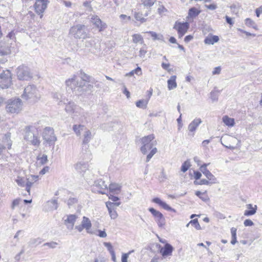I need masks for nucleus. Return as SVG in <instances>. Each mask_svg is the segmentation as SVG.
Wrapping results in <instances>:
<instances>
[{"label": "nucleus", "mask_w": 262, "mask_h": 262, "mask_svg": "<svg viewBox=\"0 0 262 262\" xmlns=\"http://www.w3.org/2000/svg\"><path fill=\"white\" fill-rule=\"evenodd\" d=\"M199 185H209L212 184L211 183V181L209 180H207L206 179H202L198 183Z\"/></svg>", "instance_id": "nucleus-55"}, {"label": "nucleus", "mask_w": 262, "mask_h": 262, "mask_svg": "<svg viewBox=\"0 0 262 262\" xmlns=\"http://www.w3.org/2000/svg\"><path fill=\"white\" fill-rule=\"evenodd\" d=\"M90 76L84 74L82 79H79L76 75H73L71 78L66 81V84L69 90L78 96H85L92 93L93 85L85 81H90Z\"/></svg>", "instance_id": "nucleus-1"}, {"label": "nucleus", "mask_w": 262, "mask_h": 262, "mask_svg": "<svg viewBox=\"0 0 262 262\" xmlns=\"http://www.w3.org/2000/svg\"><path fill=\"white\" fill-rule=\"evenodd\" d=\"M202 123V120L200 118H195L194 119L188 126V129L189 132L188 135L193 136L194 132L198 127V126Z\"/></svg>", "instance_id": "nucleus-16"}, {"label": "nucleus", "mask_w": 262, "mask_h": 262, "mask_svg": "<svg viewBox=\"0 0 262 262\" xmlns=\"http://www.w3.org/2000/svg\"><path fill=\"white\" fill-rule=\"evenodd\" d=\"M245 24L249 27H252L254 29H256V25L255 23L250 18H246L245 20Z\"/></svg>", "instance_id": "nucleus-47"}, {"label": "nucleus", "mask_w": 262, "mask_h": 262, "mask_svg": "<svg viewBox=\"0 0 262 262\" xmlns=\"http://www.w3.org/2000/svg\"><path fill=\"white\" fill-rule=\"evenodd\" d=\"M120 204H121L120 202H108L106 203L107 208L110 207V208H113L115 209H116V208L117 207L119 206Z\"/></svg>", "instance_id": "nucleus-45"}, {"label": "nucleus", "mask_w": 262, "mask_h": 262, "mask_svg": "<svg viewBox=\"0 0 262 262\" xmlns=\"http://www.w3.org/2000/svg\"><path fill=\"white\" fill-rule=\"evenodd\" d=\"M66 104L65 111L69 114L74 113L78 107L75 103L72 101H69L67 104Z\"/></svg>", "instance_id": "nucleus-24"}, {"label": "nucleus", "mask_w": 262, "mask_h": 262, "mask_svg": "<svg viewBox=\"0 0 262 262\" xmlns=\"http://www.w3.org/2000/svg\"><path fill=\"white\" fill-rule=\"evenodd\" d=\"M223 122L228 126H233L234 125V119L229 117L228 116H225L222 118Z\"/></svg>", "instance_id": "nucleus-31"}, {"label": "nucleus", "mask_w": 262, "mask_h": 262, "mask_svg": "<svg viewBox=\"0 0 262 262\" xmlns=\"http://www.w3.org/2000/svg\"><path fill=\"white\" fill-rule=\"evenodd\" d=\"M205 7L209 10H214L217 8V6L215 4L206 5Z\"/></svg>", "instance_id": "nucleus-63"}, {"label": "nucleus", "mask_w": 262, "mask_h": 262, "mask_svg": "<svg viewBox=\"0 0 262 262\" xmlns=\"http://www.w3.org/2000/svg\"><path fill=\"white\" fill-rule=\"evenodd\" d=\"M53 98L56 100H59L58 104L60 105L62 102L66 104V99L60 93L56 92L53 94Z\"/></svg>", "instance_id": "nucleus-34"}, {"label": "nucleus", "mask_w": 262, "mask_h": 262, "mask_svg": "<svg viewBox=\"0 0 262 262\" xmlns=\"http://www.w3.org/2000/svg\"><path fill=\"white\" fill-rule=\"evenodd\" d=\"M83 139L82 141V143L83 144H88L91 140L93 138V136L91 132L87 129H85L84 130V132L83 133Z\"/></svg>", "instance_id": "nucleus-26"}, {"label": "nucleus", "mask_w": 262, "mask_h": 262, "mask_svg": "<svg viewBox=\"0 0 262 262\" xmlns=\"http://www.w3.org/2000/svg\"><path fill=\"white\" fill-rule=\"evenodd\" d=\"M195 194L204 201H206L208 200L207 196L205 194V193H203L200 191H196Z\"/></svg>", "instance_id": "nucleus-44"}, {"label": "nucleus", "mask_w": 262, "mask_h": 262, "mask_svg": "<svg viewBox=\"0 0 262 262\" xmlns=\"http://www.w3.org/2000/svg\"><path fill=\"white\" fill-rule=\"evenodd\" d=\"M83 6L87 8V9L89 11H92V8L90 5V2H88V1L84 2Z\"/></svg>", "instance_id": "nucleus-59"}, {"label": "nucleus", "mask_w": 262, "mask_h": 262, "mask_svg": "<svg viewBox=\"0 0 262 262\" xmlns=\"http://www.w3.org/2000/svg\"><path fill=\"white\" fill-rule=\"evenodd\" d=\"M24 139L27 142L34 146H38L40 143L36 128L33 126H28L26 127Z\"/></svg>", "instance_id": "nucleus-4"}, {"label": "nucleus", "mask_w": 262, "mask_h": 262, "mask_svg": "<svg viewBox=\"0 0 262 262\" xmlns=\"http://www.w3.org/2000/svg\"><path fill=\"white\" fill-rule=\"evenodd\" d=\"M189 28V24L187 22L181 23L176 21L173 29H176L178 32H186Z\"/></svg>", "instance_id": "nucleus-19"}, {"label": "nucleus", "mask_w": 262, "mask_h": 262, "mask_svg": "<svg viewBox=\"0 0 262 262\" xmlns=\"http://www.w3.org/2000/svg\"><path fill=\"white\" fill-rule=\"evenodd\" d=\"M48 4L47 0H36L34 5L35 10L36 13L40 15V18L43 16V13L47 8Z\"/></svg>", "instance_id": "nucleus-11"}, {"label": "nucleus", "mask_w": 262, "mask_h": 262, "mask_svg": "<svg viewBox=\"0 0 262 262\" xmlns=\"http://www.w3.org/2000/svg\"><path fill=\"white\" fill-rule=\"evenodd\" d=\"M189 224H191V225H192V226H194V227H195V228L196 230H201V226H200L197 219L191 220L189 222Z\"/></svg>", "instance_id": "nucleus-43"}, {"label": "nucleus", "mask_w": 262, "mask_h": 262, "mask_svg": "<svg viewBox=\"0 0 262 262\" xmlns=\"http://www.w3.org/2000/svg\"><path fill=\"white\" fill-rule=\"evenodd\" d=\"M219 92L217 91H212L210 93V98L213 101H217L218 99Z\"/></svg>", "instance_id": "nucleus-46"}, {"label": "nucleus", "mask_w": 262, "mask_h": 262, "mask_svg": "<svg viewBox=\"0 0 262 262\" xmlns=\"http://www.w3.org/2000/svg\"><path fill=\"white\" fill-rule=\"evenodd\" d=\"M200 13L201 10H198L195 7H192L189 10L188 17L194 18L196 17Z\"/></svg>", "instance_id": "nucleus-29"}, {"label": "nucleus", "mask_w": 262, "mask_h": 262, "mask_svg": "<svg viewBox=\"0 0 262 262\" xmlns=\"http://www.w3.org/2000/svg\"><path fill=\"white\" fill-rule=\"evenodd\" d=\"M221 68L220 67H217L214 68V70L212 71L213 75L219 74L221 73Z\"/></svg>", "instance_id": "nucleus-62"}, {"label": "nucleus", "mask_w": 262, "mask_h": 262, "mask_svg": "<svg viewBox=\"0 0 262 262\" xmlns=\"http://www.w3.org/2000/svg\"><path fill=\"white\" fill-rule=\"evenodd\" d=\"M50 206L51 210H56L58 207L57 201L56 200H52L47 202Z\"/></svg>", "instance_id": "nucleus-39"}, {"label": "nucleus", "mask_w": 262, "mask_h": 262, "mask_svg": "<svg viewBox=\"0 0 262 262\" xmlns=\"http://www.w3.org/2000/svg\"><path fill=\"white\" fill-rule=\"evenodd\" d=\"M147 52L146 48V47H142L140 49L139 51V56L141 58H144L145 57V55Z\"/></svg>", "instance_id": "nucleus-53"}, {"label": "nucleus", "mask_w": 262, "mask_h": 262, "mask_svg": "<svg viewBox=\"0 0 262 262\" xmlns=\"http://www.w3.org/2000/svg\"><path fill=\"white\" fill-rule=\"evenodd\" d=\"M98 234H97L98 236H99L100 237L104 238L106 237L107 236V234L105 230H98Z\"/></svg>", "instance_id": "nucleus-57"}, {"label": "nucleus", "mask_w": 262, "mask_h": 262, "mask_svg": "<svg viewBox=\"0 0 262 262\" xmlns=\"http://www.w3.org/2000/svg\"><path fill=\"white\" fill-rule=\"evenodd\" d=\"M209 164H204L202 165L200 168V170L203 172V173L206 177L208 180L211 181V184L215 183L216 178L214 175H213L207 169V166Z\"/></svg>", "instance_id": "nucleus-14"}, {"label": "nucleus", "mask_w": 262, "mask_h": 262, "mask_svg": "<svg viewBox=\"0 0 262 262\" xmlns=\"http://www.w3.org/2000/svg\"><path fill=\"white\" fill-rule=\"evenodd\" d=\"M149 34H150L151 36L152 37L153 40H163L164 37L163 35L161 34H157L154 31H149L147 32Z\"/></svg>", "instance_id": "nucleus-35"}, {"label": "nucleus", "mask_w": 262, "mask_h": 262, "mask_svg": "<svg viewBox=\"0 0 262 262\" xmlns=\"http://www.w3.org/2000/svg\"><path fill=\"white\" fill-rule=\"evenodd\" d=\"M247 207L248 209H250L249 210H245L244 212V215L245 216H250L254 214L256 212L257 210V206L255 205L254 207H253L252 204H248L247 205Z\"/></svg>", "instance_id": "nucleus-28"}, {"label": "nucleus", "mask_w": 262, "mask_h": 262, "mask_svg": "<svg viewBox=\"0 0 262 262\" xmlns=\"http://www.w3.org/2000/svg\"><path fill=\"white\" fill-rule=\"evenodd\" d=\"M49 169H50V167L49 166H46L45 167H43L41 170L39 172V173L40 174H45L46 173L49 172Z\"/></svg>", "instance_id": "nucleus-60"}, {"label": "nucleus", "mask_w": 262, "mask_h": 262, "mask_svg": "<svg viewBox=\"0 0 262 262\" xmlns=\"http://www.w3.org/2000/svg\"><path fill=\"white\" fill-rule=\"evenodd\" d=\"M103 245L105 247L107 248V250H108V251L110 252V253L114 252L113 246H112V245L110 243L104 242L103 243Z\"/></svg>", "instance_id": "nucleus-51"}, {"label": "nucleus", "mask_w": 262, "mask_h": 262, "mask_svg": "<svg viewBox=\"0 0 262 262\" xmlns=\"http://www.w3.org/2000/svg\"><path fill=\"white\" fill-rule=\"evenodd\" d=\"M148 211L155 217V221L158 226L160 228L163 227L165 225V219L163 214L160 211L153 208H149Z\"/></svg>", "instance_id": "nucleus-10"}, {"label": "nucleus", "mask_w": 262, "mask_h": 262, "mask_svg": "<svg viewBox=\"0 0 262 262\" xmlns=\"http://www.w3.org/2000/svg\"><path fill=\"white\" fill-rule=\"evenodd\" d=\"M12 84V74L9 70L4 71L0 74V87L7 89Z\"/></svg>", "instance_id": "nucleus-7"}, {"label": "nucleus", "mask_w": 262, "mask_h": 262, "mask_svg": "<svg viewBox=\"0 0 262 262\" xmlns=\"http://www.w3.org/2000/svg\"><path fill=\"white\" fill-rule=\"evenodd\" d=\"M154 139L155 136L153 134L144 136L141 139V142L142 146L141 147L140 150L142 153L145 155L149 150L151 149L149 154L146 157V162H149L152 156L157 152L156 147L152 148L156 142V141H152Z\"/></svg>", "instance_id": "nucleus-2"}, {"label": "nucleus", "mask_w": 262, "mask_h": 262, "mask_svg": "<svg viewBox=\"0 0 262 262\" xmlns=\"http://www.w3.org/2000/svg\"><path fill=\"white\" fill-rule=\"evenodd\" d=\"M91 227L92 223L90 219L86 216H83L81 225L75 226V229L80 232L85 229L87 233L92 234V232L90 230Z\"/></svg>", "instance_id": "nucleus-12"}, {"label": "nucleus", "mask_w": 262, "mask_h": 262, "mask_svg": "<svg viewBox=\"0 0 262 262\" xmlns=\"http://www.w3.org/2000/svg\"><path fill=\"white\" fill-rule=\"evenodd\" d=\"M94 187H96L98 192L101 194H105V191L107 189V185L102 179L95 181L94 184Z\"/></svg>", "instance_id": "nucleus-15"}, {"label": "nucleus", "mask_w": 262, "mask_h": 262, "mask_svg": "<svg viewBox=\"0 0 262 262\" xmlns=\"http://www.w3.org/2000/svg\"><path fill=\"white\" fill-rule=\"evenodd\" d=\"M231 233L232 235V240L231 243L232 245H234L236 242V229L232 227L231 229Z\"/></svg>", "instance_id": "nucleus-37"}, {"label": "nucleus", "mask_w": 262, "mask_h": 262, "mask_svg": "<svg viewBox=\"0 0 262 262\" xmlns=\"http://www.w3.org/2000/svg\"><path fill=\"white\" fill-rule=\"evenodd\" d=\"M58 245V243L55 242H51L50 243H46L43 244L44 246H48L51 248H55Z\"/></svg>", "instance_id": "nucleus-52"}, {"label": "nucleus", "mask_w": 262, "mask_h": 262, "mask_svg": "<svg viewBox=\"0 0 262 262\" xmlns=\"http://www.w3.org/2000/svg\"><path fill=\"white\" fill-rule=\"evenodd\" d=\"M40 163L41 164H46L48 161V157L46 155H43L42 157L39 159Z\"/></svg>", "instance_id": "nucleus-56"}, {"label": "nucleus", "mask_w": 262, "mask_h": 262, "mask_svg": "<svg viewBox=\"0 0 262 262\" xmlns=\"http://www.w3.org/2000/svg\"><path fill=\"white\" fill-rule=\"evenodd\" d=\"M26 181V179L24 178H18L16 180L17 184L21 187H24L25 186Z\"/></svg>", "instance_id": "nucleus-50"}, {"label": "nucleus", "mask_w": 262, "mask_h": 262, "mask_svg": "<svg viewBox=\"0 0 262 262\" xmlns=\"http://www.w3.org/2000/svg\"><path fill=\"white\" fill-rule=\"evenodd\" d=\"M244 224L245 225V226H252L254 224H253V222L249 220V219H246L244 222Z\"/></svg>", "instance_id": "nucleus-58"}, {"label": "nucleus", "mask_w": 262, "mask_h": 262, "mask_svg": "<svg viewBox=\"0 0 262 262\" xmlns=\"http://www.w3.org/2000/svg\"><path fill=\"white\" fill-rule=\"evenodd\" d=\"M22 105L23 102L20 98L11 99L7 101L6 110L11 114H18L21 111Z\"/></svg>", "instance_id": "nucleus-6"}, {"label": "nucleus", "mask_w": 262, "mask_h": 262, "mask_svg": "<svg viewBox=\"0 0 262 262\" xmlns=\"http://www.w3.org/2000/svg\"><path fill=\"white\" fill-rule=\"evenodd\" d=\"M9 53V50L4 45L0 42V63H5L7 61L6 55Z\"/></svg>", "instance_id": "nucleus-17"}, {"label": "nucleus", "mask_w": 262, "mask_h": 262, "mask_svg": "<svg viewBox=\"0 0 262 262\" xmlns=\"http://www.w3.org/2000/svg\"><path fill=\"white\" fill-rule=\"evenodd\" d=\"M74 167L78 172L82 173L85 172L88 169L89 165L87 163L80 162L76 164Z\"/></svg>", "instance_id": "nucleus-23"}, {"label": "nucleus", "mask_w": 262, "mask_h": 262, "mask_svg": "<svg viewBox=\"0 0 262 262\" xmlns=\"http://www.w3.org/2000/svg\"><path fill=\"white\" fill-rule=\"evenodd\" d=\"M70 33L75 38L85 39L89 38L86 27L84 25H77L72 27L70 30Z\"/></svg>", "instance_id": "nucleus-5"}, {"label": "nucleus", "mask_w": 262, "mask_h": 262, "mask_svg": "<svg viewBox=\"0 0 262 262\" xmlns=\"http://www.w3.org/2000/svg\"><path fill=\"white\" fill-rule=\"evenodd\" d=\"M43 139L49 145H53L57 139L53 129L50 127H46L43 132Z\"/></svg>", "instance_id": "nucleus-9"}, {"label": "nucleus", "mask_w": 262, "mask_h": 262, "mask_svg": "<svg viewBox=\"0 0 262 262\" xmlns=\"http://www.w3.org/2000/svg\"><path fill=\"white\" fill-rule=\"evenodd\" d=\"M16 75L19 80H29L32 78L29 69L24 65L19 66L16 70Z\"/></svg>", "instance_id": "nucleus-8"}, {"label": "nucleus", "mask_w": 262, "mask_h": 262, "mask_svg": "<svg viewBox=\"0 0 262 262\" xmlns=\"http://www.w3.org/2000/svg\"><path fill=\"white\" fill-rule=\"evenodd\" d=\"M134 252V250H132L129 251L127 253H123L121 257V261L122 262H127V258L129 255L133 252Z\"/></svg>", "instance_id": "nucleus-49"}, {"label": "nucleus", "mask_w": 262, "mask_h": 262, "mask_svg": "<svg viewBox=\"0 0 262 262\" xmlns=\"http://www.w3.org/2000/svg\"><path fill=\"white\" fill-rule=\"evenodd\" d=\"M21 98L29 102L33 103L37 101L40 98L38 90L34 84H29L24 89L21 95Z\"/></svg>", "instance_id": "nucleus-3"}, {"label": "nucleus", "mask_w": 262, "mask_h": 262, "mask_svg": "<svg viewBox=\"0 0 262 262\" xmlns=\"http://www.w3.org/2000/svg\"><path fill=\"white\" fill-rule=\"evenodd\" d=\"M84 126L83 125L75 124L73 126V129L77 136H80L81 132L82 130H84Z\"/></svg>", "instance_id": "nucleus-32"}, {"label": "nucleus", "mask_w": 262, "mask_h": 262, "mask_svg": "<svg viewBox=\"0 0 262 262\" xmlns=\"http://www.w3.org/2000/svg\"><path fill=\"white\" fill-rule=\"evenodd\" d=\"M176 76L173 75L170 77L169 79L168 80L167 83L169 90H171L177 88V84L176 83Z\"/></svg>", "instance_id": "nucleus-27"}, {"label": "nucleus", "mask_w": 262, "mask_h": 262, "mask_svg": "<svg viewBox=\"0 0 262 262\" xmlns=\"http://www.w3.org/2000/svg\"><path fill=\"white\" fill-rule=\"evenodd\" d=\"M148 99H141L136 102V105L137 107L145 109L147 107V105L148 104Z\"/></svg>", "instance_id": "nucleus-33"}, {"label": "nucleus", "mask_w": 262, "mask_h": 262, "mask_svg": "<svg viewBox=\"0 0 262 262\" xmlns=\"http://www.w3.org/2000/svg\"><path fill=\"white\" fill-rule=\"evenodd\" d=\"M121 187L120 184L112 183L110 184L108 188L110 192L118 194L120 191Z\"/></svg>", "instance_id": "nucleus-25"}, {"label": "nucleus", "mask_w": 262, "mask_h": 262, "mask_svg": "<svg viewBox=\"0 0 262 262\" xmlns=\"http://www.w3.org/2000/svg\"><path fill=\"white\" fill-rule=\"evenodd\" d=\"M191 164L189 160L185 161L183 164L181 168V170L183 172H185L190 167Z\"/></svg>", "instance_id": "nucleus-40"}, {"label": "nucleus", "mask_w": 262, "mask_h": 262, "mask_svg": "<svg viewBox=\"0 0 262 262\" xmlns=\"http://www.w3.org/2000/svg\"><path fill=\"white\" fill-rule=\"evenodd\" d=\"M91 21L93 25L99 29L100 32L103 31L107 27L106 24L105 23H103L97 15H92Z\"/></svg>", "instance_id": "nucleus-13"}, {"label": "nucleus", "mask_w": 262, "mask_h": 262, "mask_svg": "<svg viewBox=\"0 0 262 262\" xmlns=\"http://www.w3.org/2000/svg\"><path fill=\"white\" fill-rule=\"evenodd\" d=\"M256 15L257 17H259L260 13H262V6L257 8L255 10Z\"/></svg>", "instance_id": "nucleus-64"}, {"label": "nucleus", "mask_w": 262, "mask_h": 262, "mask_svg": "<svg viewBox=\"0 0 262 262\" xmlns=\"http://www.w3.org/2000/svg\"><path fill=\"white\" fill-rule=\"evenodd\" d=\"M20 201V199H15L14 200H13V201L12 202L11 206V208L12 209H14L16 206H17L19 205Z\"/></svg>", "instance_id": "nucleus-54"}, {"label": "nucleus", "mask_w": 262, "mask_h": 262, "mask_svg": "<svg viewBox=\"0 0 262 262\" xmlns=\"http://www.w3.org/2000/svg\"><path fill=\"white\" fill-rule=\"evenodd\" d=\"M202 174L200 171H194V177L195 180H199L201 178Z\"/></svg>", "instance_id": "nucleus-61"}, {"label": "nucleus", "mask_w": 262, "mask_h": 262, "mask_svg": "<svg viewBox=\"0 0 262 262\" xmlns=\"http://www.w3.org/2000/svg\"><path fill=\"white\" fill-rule=\"evenodd\" d=\"M107 209L109 212L110 215L112 219H115L118 216V214L115 210V208H112L110 209L109 208H107Z\"/></svg>", "instance_id": "nucleus-42"}, {"label": "nucleus", "mask_w": 262, "mask_h": 262, "mask_svg": "<svg viewBox=\"0 0 262 262\" xmlns=\"http://www.w3.org/2000/svg\"><path fill=\"white\" fill-rule=\"evenodd\" d=\"M152 202L158 204L166 210L175 212V210L174 209L172 208L159 198H155L152 199Z\"/></svg>", "instance_id": "nucleus-21"}, {"label": "nucleus", "mask_w": 262, "mask_h": 262, "mask_svg": "<svg viewBox=\"0 0 262 262\" xmlns=\"http://www.w3.org/2000/svg\"><path fill=\"white\" fill-rule=\"evenodd\" d=\"M173 250V247L170 244L166 243L164 247L160 249V253L163 257H165L171 255Z\"/></svg>", "instance_id": "nucleus-20"}, {"label": "nucleus", "mask_w": 262, "mask_h": 262, "mask_svg": "<svg viewBox=\"0 0 262 262\" xmlns=\"http://www.w3.org/2000/svg\"><path fill=\"white\" fill-rule=\"evenodd\" d=\"M142 4L147 7H150L153 6L156 2L154 0H141Z\"/></svg>", "instance_id": "nucleus-41"}, {"label": "nucleus", "mask_w": 262, "mask_h": 262, "mask_svg": "<svg viewBox=\"0 0 262 262\" xmlns=\"http://www.w3.org/2000/svg\"><path fill=\"white\" fill-rule=\"evenodd\" d=\"M134 17L136 20L139 21L141 23H143L146 20V19L143 17L142 14L140 12H135L134 14Z\"/></svg>", "instance_id": "nucleus-36"}, {"label": "nucleus", "mask_w": 262, "mask_h": 262, "mask_svg": "<svg viewBox=\"0 0 262 262\" xmlns=\"http://www.w3.org/2000/svg\"><path fill=\"white\" fill-rule=\"evenodd\" d=\"M133 41L134 43L141 42L142 43L143 42V39L142 36L140 34H134L133 35Z\"/></svg>", "instance_id": "nucleus-38"}, {"label": "nucleus", "mask_w": 262, "mask_h": 262, "mask_svg": "<svg viewBox=\"0 0 262 262\" xmlns=\"http://www.w3.org/2000/svg\"><path fill=\"white\" fill-rule=\"evenodd\" d=\"M219 40V38L216 35H213L210 37H206L204 40V42L206 44L213 45L214 43L217 42Z\"/></svg>", "instance_id": "nucleus-30"}, {"label": "nucleus", "mask_w": 262, "mask_h": 262, "mask_svg": "<svg viewBox=\"0 0 262 262\" xmlns=\"http://www.w3.org/2000/svg\"><path fill=\"white\" fill-rule=\"evenodd\" d=\"M77 216L75 214H70L67 216V219L64 220V224L69 230H72Z\"/></svg>", "instance_id": "nucleus-18"}, {"label": "nucleus", "mask_w": 262, "mask_h": 262, "mask_svg": "<svg viewBox=\"0 0 262 262\" xmlns=\"http://www.w3.org/2000/svg\"><path fill=\"white\" fill-rule=\"evenodd\" d=\"M10 133L5 134L3 138V145L4 148L10 149L12 145V142L10 140Z\"/></svg>", "instance_id": "nucleus-22"}, {"label": "nucleus", "mask_w": 262, "mask_h": 262, "mask_svg": "<svg viewBox=\"0 0 262 262\" xmlns=\"http://www.w3.org/2000/svg\"><path fill=\"white\" fill-rule=\"evenodd\" d=\"M41 243V239L40 238H32L29 242V244L37 246Z\"/></svg>", "instance_id": "nucleus-48"}]
</instances>
